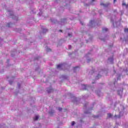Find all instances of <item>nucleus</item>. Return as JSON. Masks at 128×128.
Masks as SVG:
<instances>
[{
  "mask_svg": "<svg viewBox=\"0 0 128 128\" xmlns=\"http://www.w3.org/2000/svg\"><path fill=\"white\" fill-rule=\"evenodd\" d=\"M4 40V39L2 38H0V42H2Z\"/></svg>",
  "mask_w": 128,
  "mask_h": 128,
  "instance_id": "obj_46",
  "label": "nucleus"
},
{
  "mask_svg": "<svg viewBox=\"0 0 128 128\" xmlns=\"http://www.w3.org/2000/svg\"><path fill=\"white\" fill-rule=\"evenodd\" d=\"M122 6H125L126 8H128V4H126L124 2H122Z\"/></svg>",
  "mask_w": 128,
  "mask_h": 128,
  "instance_id": "obj_30",
  "label": "nucleus"
},
{
  "mask_svg": "<svg viewBox=\"0 0 128 128\" xmlns=\"http://www.w3.org/2000/svg\"><path fill=\"white\" fill-rule=\"evenodd\" d=\"M114 12L115 14H118V12H116V10H114Z\"/></svg>",
  "mask_w": 128,
  "mask_h": 128,
  "instance_id": "obj_41",
  "label": "nucleus"
},
{
  "mask_svg": "<svg viewBox=\"0 0 128 128\" xmlns=\"http://www.w3.org/2000/svg\"><path fill=\"white\" fill-rule=\"evenodd\" d=\"M124 32H128V28H126L124 29Z\"/></svg>",
  "mask_w": 128,
  "mask_h": 128,
  "instance_id": "obj_36",
  "label": "nucleus"
},
{
  "mask_svg": "<svg viewBox=\"0 0 128 128\" xmlns=\"http://www.w3.org/2000/svg\"><path fill=\"white\" fill-rule=\"evenodd\" d=\"M69 4H68V2H66L63 3V6H68Z\"/></svg>",
  "mask_w": 128,
  "mask_h": 128,
  "instance_id": "obj_20",
  "label": "nucleus"
},
{
  "mask_svg": "<svg viewBox=\"0 0 128 128\" xmlns=\"http://www.w3.org/2000/svg\"><path fill=\"white\" fill-rule=\"evenodd\" d=\"M68 68V64L64 63L62 64H59L57 66V69L59 70H66Z\"/></svg>",
  "mask_w": 128,
  "mask_h": 128,
  "instance_id": "obj_2",
  "label": "nucleus"
},
{
  "mask_svg": "<svg viewBox=\"0 0 128 128\" xmlns=\"http://www.w3.org/2000/svg\"><path fill=\"white\" fill-rule=\"evenodd\" d=\"M62 24H66V19H62L61 20Z\"/></svg>",
  "mask_w": 128,
  "mask_h": 128,
  "instance_id": "obj_22",
  "label": "nucleus"
},
{
  "mask_svg": "<svg viewBox=\"0 0 128 128\" xmlns=\"http://www.w3.org/2000/svg\"><path fill=\"white\" fill-rule=\"evenodd\" d=\"M122 108V110L119 112V114L118 115L115 114L114 116V120H118V118H120L122 116H124V110L126 108L124 106H120Z\"/></svg>",
  "mask_w": 128,
  "mask_h": 128,
  "instance_id": "obj_1",
  "label": "nucleus"
},
{
  "mask_svg": "<svg viewBox=\"0 0 128 128\" xmlns=\"http://www.w3.org/2000/svg\"><path fill=\"white\" fill-rule=\"evenodd\" d=\"M114 84H116V82H114Z\"/></svg>",
  "mask_w": 128,
  "mask_h": 128,
  "instance_id": "obj_54",
  "label": "nucleus"
},
{
  "mask_svg": "<svg viewBox=\"0 0 128 128\" xmlns=\"http://www.w3.org/2000/svg\"><path fill=\"white\" fill-rule=\"evenodd\" d=\"M80 122L82 123V122H84L82 121V120H80Z\"/></svg>",
  "mask_w": 128,
  "mask_h": 128,
  "instance_id": "obj_48",
  "label": "nucleus"
},
{
  "mask_svg": "<svg viewBox=\"0 0 128 128\" xmlns=\"http://www.w3.org/2000/svg\"><path fill=\"white\" fill-rule=\"evenodd\" d=\"M46 32H48V29L44 28L42 30V33L46 34Z\"/></svg>",
  "mask_w": 128,
  "mask_h": 128,
  "instance_id": "obj_23",
  "label": "nucleus"
},
{
  "mask_svg": "<svg viewBox=\"0 0 128 128\" xmlns=\"http://www.w3.org/2000/svg\"><path fill=\"white\" fill-rule=\"evenodd\" d=\"M7 62H10V59H8Z\"/></svg>",
  "mask_w": 128,
  "mask_h": 128,
  "instance_id": "obj_50",
  "label": "nucleus"
},
{
  "mask_svg": "<svg viewBox=\"0 0 128 128\" xmlns=\"http://www.w3.org/2000/svg\"><path fill=\"white\" fill-rule=\"evenodd\" d=\"M46 90H47L48 94H50L52 92H54V89H52V88H48V89H47Z\"/></svg>",
  "mask_w": 128,
  "mask_h": 128,
  "instance_id": "obj_17",
  "label": "nucleus"
},
{
  "mask_svg": "<svg viewBox=\"0 0 128 128\" xmlns=\"http://www.w3.org/2000/svg\"><path fill=\"white\" fill-rule=\"evenodd\" d=\"M6 14L7 16H10V18H12L13 20H18V16L14 15V12H12V10H8L6 12Z\"/></svg>",
  "mask_w": 128,
  "mask_h": 128,
  "instance_id": "obj_3",
  "label": "nucleus"
},
{
  "mask_svg": "<svg viewBox=\"0 0 128 128\" xmlns=\"http://www.w3.org/2000/svg\"><path fill=\"white\" fill-rule=\"evenodd\" d=\"M17 86H18V88H20V84L18 83Z\"/></svg>",
  "mask_w": 128,
  "mask_h": 128,
  "instance_id": "obj_37",
  "label": "nucleus"
},
{
  "mask_svg": "<svg viewBox=\"0 0 128 128\" xmlns=\"http://www.w3.org/2000/svg\"><path fill=\"white\" fill-rule=\"evenodd\" d=\"M116 2V0H114V2Z\"/></svg>",
  "mask_w": 128,
  "mask_h": 128,
  "instance_id": "obj_53",
  "label": "nucleus"
},
{
  "mask_svg": "<svg viewBox=\"0 0 128 128\" xmlns=\"http://www.w3.org/2000/svg\"><path fill=\"white\" fill-rule=\"evenodd\" d=\"M80 24L82 26H84V23H82V22H80Z\"/></svg>",
  "mask_w": 128,
  "mask_h": 128,
  "instance_id": "obj_47",
  "label": "nucleus"
},
{
  "mask_svg": "<svg viewBox=\"0 0 128 128\" xmlns=\"http://www.w3.org/2000/svg\"><path fill=\"white\" fill-rule=\"evenodd\" d=\"M108 28H102V32H108Z\"/></svg>",
  "mask_w": 128,
  "mask_h": 128,
  "instance_id": "obj_24",
  "label": "nucleus"
},
{
  "mask_svg": "<svg viewBox=\"0 0 128 128\" xmlns=\"http://www.w3.org/2000/svg\"><path fill=\"white\" fill-rule=\"evenodd\" d=\"M104 84V83H100V84Z\"/></svg>",
  "mask_w": 128,
  "mask_h": 128,
  "instance_id": "obj_52",
  "label": "nucleus"
},
{
  "mask_svg": "<svg viewBox=\"0 0 128 128\" xmlns=\"http://www.w3.org/2000/svg\"><path fill=\"white\" fill-rule=\"evenodd\" d=\"M117 94H118L119 96H122V92L121 91V92H120H120L118 91V92H117Z\"/></svg>",
  "mask_w": 128,
  "mask_h": 128,
  "instance_id": "obj_32",
  "label": "nucleus"
},
{
  "mask_svg": "<svg viewBox=\"0 0 128 128\" xmlns=\"http://www.w3.org/2000/svg\"><path fill=\"white\" fill-rule=\"evenodd\" d=\"M91 60H92V59H90V58H86V62L88 63L90 62Z\"/></svg>",
  "mask_w": 128,
  "mask_h": 128,
  "instance_id": "obj_28",
  "label": "nucleus"
},
{
  "mask_svg": "<svg viewBox=\"0 0 128 128\" xmlns=\"http://www.w3.org/2000/svg\"><path fill=\"white\" fill-rule=\"evenodd\" d=\"M12 82H14L13 81H12V80H10L9 81V84H12Z\"/></svg>",
  "mask_w": 128,
  "mask_h": 128,
  "instance_id": "obj_39",
  "label": "nucleus"
},
{
  "mask_svg": "<svg viewBox=\"0 0 128 128\" xmlns=\"http://www.w3.org/2000/svg\"><path fill=\"white\" fill-rule=\"evenodd\" d=\"M125 42V44H126L128 42V39L126 38H124L123 40V42Z\"/></svg>",
  "mask_w": 128,
  "mask_h": 128,
  "instance_id": "obj_27",
  "label": "nucleus"
},
{
  "mask_svg": "<svg viewBox=\"0 0 128 128\" xmlns=\"http://www.w3.org/2000/svg\"><path fill=\"white\" fill-rule=\"evenodd\" d=\"M46 52H52V50L48 48H47L46 49Z\"/></svg>",
  "mask_w": 128,
  "mask_h": 128,
  "instance_id": "obj_34",
  "label": "nucleus"
},
{
  "mask_svg": "<svg viewBox=\"0 0 128 128\" xmlns=\"http://www.w3.org/2000/svg\"><path fill=\"white\" fill-rule=\"evenodd\" d=\"M31 14H36V10H32Z\"/></svg>",
  "mask_w": 128,
  "mask_h": 128,
  "instance_id": "obj_38",
  "label": "nucleus"
},
{
  "mask_svg": "<svg viewBox=\"0 0 128 128\" xmlns=\"http://www.w3.org/2000/svg\"><path fill=\"white\" fill-rule=\"evenodd\" d=\"M112 24H114V22H112Z\"/></svg>",
  "mask_w": 128,
  "mask_h": 128,
  "instance_id": "obj_56",
  "label": "nucleus"
},
{
  "mask_svg": "<svg viewBox=\"0 0 128 128\" xmlns=\"http://www.w3.org/2000/svg\"><path fill=\"white\" fill-rule=\"evenodd\" d=\"M35 72H37L38 74H40V68L38 66H36L35 68Z\"/></svg>",
  "mask_w": 128,
  "mask_h": 128,
  "instance_id": "obj_16",
  "label": "nucleus"
},
{
  "mask_svg": "<svg viewBox=\"0 0 128 128\" xmlns=\"http://www.w3.org/2000/svg\"><path fill=\"white\" fill-rule=\"evenodd\" d=\"M112 45H111V46H110V47H112Z\"/></svg>",
  "mask_w": 128,
  "mask_h": 128,
  "instance_id": "obj_58",
  "label": "nucleus"
},
{
  "mask_svg": "<svg viewBox=\"0 0 128 128\" xmlns=\"http://www.w3.org/2000/svg\"><path fill=\"white\" fill-rule=\"evenodd\" d=\"M68 48H69V50H70V48H72V46L69 45Z\"/></svg>",
  "mask_w": 128,
  "mask_h": 128,
  "instance_id": "obj_44",
  "label": "nucleus"
},
{
  "mask_svg": "<svg viewBox=\"0 0 128 128\" xmlns=\"http://www.w3.org/2000/svg\"><path fill=\"white\" fill-rule=\"evenodd\" d=\"M78 70H80V66H76L74 67V68H73L74 72H78Z\"/></svg>",
  "mask_w": 128,
  "mask_h": 128,
  "instance_id": "obj_12",
  "label": "nucleus"
},
{
  "mask_svg": "<svg viewBox=\"0 0 128 128\" xmlns=\"http://www.w3.org/2000/svg\"><path fill=\"white\" fill-rule=\"evenodd\" d=\"M58 32H63L62 30H58Z\"/></svg>",
  "mask_w": 128,
  "mask_h": 128,
  "instance_id": "obj_45",
  "label": "nucleus"
},
{
  "mask_svg": "<svg viewBox=\"0 0 128 128\" xmlns=\"http://www.w3.org/2000/svg\"><path fill=\"white\" fill-rule=\"evenodd\" d=\"M68 36H70V38H72V34H68Z\"/></svg>",
  "mask_w": 128,
  "mask_h": 128,
  "instance_id": "obj_42",
  "label": "nucleus"
},
{
  "mask_svg": "<svg viewBox=\"0 0 128 128\" xmlns=\"http://www.w3.org/2000/svg\"><path fill=\"white\" fill-rule=\"evenodd\" d=\"M95 24L94 20H91L89 23V26L90 28H94Z\"/></svg>",
  "mask_w": 128,
  "mask_h": 128,
  "instance_id": "obj_7",
  "label": "nucleus"
},
{
  "mask_svg": "<svg viewBox=\"0 0 128 128\" xmlns=\"http://www.w3.org/2000/svg\"><path fill=\"white\" fill-rule=\"evenodd\" d=\"M55 112L56 111L52 109L48 112V114H50V116H52Z\"/></svg>",
  "mask_w": 128,
  "mask_h": 128,
  "instance_id": "obj_13",
  "label": "nucleus"
},
{
  "mask_svg": "<svg viewBox=\"0 0 128 128\" xmlns=\"http://www.w3.org/2000/svg\"><path fill=\"white\" fill-rule=\"evenodd\" d=\"M34 60H40V56H38L36 57H35Z\"/></svg>",
  "mask_w": 128,
  "mask_h": 128,
  "instance_id": "obj_33",
  "label": "nucleus"
},
{
  "mask_svg": "<svg viewBox=\"0 0 128 128\" xmlns=\"http://www.w3.org/2000/svg\"><path fill=\"white\" fill-rule=\"evenodd\" d=\"M92 2H94V0H92Z\"/></svg>",
  "mask_w": 128,
  "mask_h": 128,
  "instance_id": "obj_55",
  "label": "nucleus"
},
{
  "mask_svg": "<svg viewBox=\"0 0 128 128\" xmlns=\"http://www.w3.org/2000/svg\"><path fill=\"white\" fill-rule=\"evenodd\" d=\"M86 6H88V4H86Z\"/></svg>",
  "mask_w": 128,
  "mask_h": 128,
  "instance_id": "obj_60",
  "label": "nucleus"
},
{
  "mask_svg": "<svg viewBox=\"0 0 128 128\" xmlns=\"http://www.w3.org/2000/svg\"><path fill=\"white\" fill-rule=\"evenodd\" d=\"M108 62H109V64H114V57L108 58Z\"/></svg>",
  "mask_w": 128,
  "mask_h": 128,
  "instance_id": "obj_8",
  "label": "nucleus"
},
{
  "mask_svg": "<svg viewBox=\"0 0 128 128\" xmlns=\"http://www.w3.org/2000/svg\"><path fill=\"white\" fill-rule=\"evenodd\" d=\"M96 92L98 96H102V93L100 90H96Z\"/></svg>",
  "mask_w": 128,
  "mask_h": 128,
  "instance_id": "obj_11",
  "label": "nucleus"
},
{
  "mask_svg": "<svg viewBox=\"0 0 128 128\" xmlns=\"http://www.w3.org/2000/svg\"><path fill=\"white\" fill-rule=\"evenodd\" d=\"M76 124V122L74 121H72V122H71V126H74V124Z\"/></svg>",
  "mask_w": 128,
  "mask_h": 128,
  "instance_id": "obj_31",
  "label": "nucleus"
},
{
  "mask_svg": "<svg viewBox=\"0 0 128 128\" xmlns=\"http://www.w3.org/2000/svg\"><path fill=\"white\" fill-rule=\"evenodd\" d=\"M114 74H116V70H114Z\"/></svg>",
  "mask_w": 128,
  "mask_h": 128,
  "instance_id": "obj_51",
  "label": "nucleus"
},
{
  "mask_svg": "<svg viewBox=\"0 0 128 128\" xmlns=\"http://www.w3.org/2000/svg\"><path fill=\"white\" fill-rule=\"evenodd\" d=\"M93 118H98V116H93Z\"/></svg>",
  "mask_w": 128,
  "mask_h": 128,
  "instance_id": "obj_40",
  "label": "nucleus"
},
{
  "mask_svg": "<svg viewBox=\"0 0 128 128\" xmlns=\"http://www.w3.org/2000/svg\"><path fill=\"white\" fill-rule=\"evenodd\" d=\"M100 6H104V8H108V6H110V4L108 2L106 4H104V3H101Z\"/></svg>",
  "mask_w": 128,
  "mask_h": 128,
  "instance_id": "obj_10",
  "label": "nucleus"
},
{
  "mask_svg": "<svg viewBox=\"0 0 128 128\" xmlns=\"http://www.w3.org/2000/svg\"><path fill=\"white\" fill-rule=\"evenodd\" d=\"M102 40H104H104L103 39Z\"/></svg>",
  "mask_w": 128,
  "mask_h": 128,
  "instance_id": "obj_57",
  "label": "nucleus"
},
{
  "mask_svg": "<svg viewBox=\"0 0 128 128\" xmlns=\"http://www.w3.org/2000/svg\"><path fill=\"white\" fill-rule=\"evenodd\" d=\"M12 23L10 22L9 23H8L6 24V26L7 28H12Z\"/></svg>",
  "mask_w": 128,
  "mask_h": 128,
  "instance_id": "obj_14",
  "label": "nucleus"
},
{
  "mask_svg": "<svg viewBox=\"0 0 128 128\" xmlns=\"http://www.w3.org/2000/svg\"><path fill=\"white\" fill-rule=\"evenodd\" d=\"M86 41H87V42H88V40H86Z\"/></svg>",
  "mask_w": 128,
  "mask_h": 128,
  "instance_id": "obj_59",
  "label": "nucleus"
},
{
  "mask_svg": "<svg viewBox=\"0 0 128 128\" xmlns=\"http://www.w3.org/2000/svg\"><path fill=\"white\" fill-rule=\"evenodd\" d=\"M50 20L51 22L53 24H58V20H56V19L54 18H50Z\"/></svg>",
  "mask_w": 128,
  "mask_h": 128,
  "instance_id": "obj_6",
  "label": "nucleus"
},
{
  "mask_svg": "<svg viewBox=\"0 0 128 128\" xmlns=\"http://www.w3.org/2000/svg\"><path fill=\"white\" fill-rule=\"evenodd\" d=\"M122 76V74L120 73L117 74L116 80H120V77Z\"/></svg>",
  "mask_w": 128,
  "mask_h": 128,
  "instance_id": "obj_15",
  "label": "nucleus"
},
{
  "mask_svg": "<svg viewBox=\"0 0 128 128\" xmlns=\"http://www.w3.org/2000/svg\"><path fill=\"white\" fill-rule=\"evenodd\" d=\"M56 110H59V112H62V108L60 107H57L56 108Z\"/></svg>",
  "mask_w": 128,
  "mask_h": 128,
  "instance_id": "obj_25",
  "label": "nucleus"
},
{
  "mask_svg": "<svg viewBox=\"0 0 128 128\" xmlns=\"http://www.w3.org/2000/svg\"><path fill=\"white\" fill-rule=\"evenodd\" d=\"M108 118H112V120H114V115H112V114H110V113H108Z\"/></svg>",
  "mask_w": 128,
  "mask_h": 128,
  "instance_id": "obj_18",
  "label": "nucleus"
},
{
  "mask_svg": "<svg viewBox=\"0 0 128 128\" xmlns=\"http://www.w3.org/2000/svg\"><path fill=\"white\" fill-rule=\"evenodd\" d=\"M40 117L38 116H36L34 118V120H38Z\"/></svg>",
  "mask_w": 128,
  "mask_h": 128,
  "instance_id": "obj_26",
  "label": "nucleus"
},
{
  "mask_svg": "<svg viewBox=\"0 0 128 128\" xmlns=\"http://www.w3.org/2000/svg\"><path fill=\"white\" fill-rule=\"evenodd\" d=\"M92 36L89 34L88 35V42H92Z\"/></svg>",
  "mask_w": 128,
  "mask_h": 128,
  "instance_id": "obj_19",
  "label": "nucleus"
},
{
  "mask_svg": "<svg viewBox=\"0 0 128 128\" xmlns=\"http://www.w3.org/2000/svg\"><path fill=\"white\" fill-rule=\"evenodd\" d=\"M92 110V107L90 108L88 110L84 111V113L86 114H90L92 112L90 110Z\"/></svg>",
  "mask_w": 128,
  "mask_h": 128,
  "instance_id": "obj_9",
  "label": "nucleus"
},
{
  "mask_svg": "<svg viewBox=\"0 0 128 128\" xmlns=\"http://www.w3.org/2000/svg\"><path fill=\"white\" fill-rule=\"evenodd\" d=\"M38 16H42V12H40L38 13Z\"/></svg>",
  "mask_w": 128,
  "mask_h": 128,
  "instance_id": "obj_43",
  "label": "nucleus"
},
{
  "mask_svg": "<svg viewBox=\"0 0 128 128\" xmlns=\"http://www.w3.org/2000/svg\"><path fill=\"white\" fill-rule=\"evenodd\" d=\"M102 78V75L98 74L97 76H96V80H98V78Z\"/></svg>",
  "mask_w": 128,
  "mask_h": 128,
  "instance_id": "obj_21",
  "label": "nucleus"
},
{
  "mask_svg": "<svg viewBox=\"0 0 128 128\" xmlns=\"http://www.w3.org/2000/svg\"><path fill=\"white\" fill-rule=\"evenodd\" d=\"M81 86L83 90H90L91 88L90 86L88 84H81Z\"/></svg>",
  "mask_w": 128,
  "mask_h": 128,
  "instance_id": "obj_5",
  "label": "nucleus"
},
{
  "mask_svg": "<svg viewBox=\"0 0 128 128\" xmlns=\"http://www.w3.org/2000/svg\"><path fill=\"white\" fill-rule=\"evenodd\" d=\"M64 12V10H60V12Z\"/></svg>",
  "mask_w": 128,
  "mask_h": 128,
  "instance_id": "obj_49",
  "label": "nucleus"
},
{
  "mask_svg": "<svg viewBox=\"0 0 128 128\" xmlns=\"http://www.w3.org/2000/svg\"><path fill=\"white\" fill-rule=\"evenodd\" d=\"M70 96H71V98L72 100V102H74V104H78L80 102V98H76L75 96H74L72 94H70Z\"/></svg>",
  "mask_w": 128,
  "mask_h": 128,
  "instance_id": "obj_4",
  "label": "nucleus"
},
{
  "mask_svg": "<svg viewBox=\"0 0 128 128\" xmlns=\"http://www.w3.org/2000/svg\"><path fill=\"white\" fill-rule=\"evenodd\" d=\"M94 74V70H90L89 72V74H90V76H92V74Z\"/></svg>",
  "mask_w": 128,
  "mask_h": 128,
  "instance_id": "obj_29",
  "label": "nucleus"
},
{
  "mask_svg": "<svg viewBox=\"0 0 128 128\" xmlns=\"http://www.w3.org/2000/svg\"><path fill=\"white\" fill-rule=\"evenodd\" d=\"M92 84H94V82H92Z\"/></svg>",
  "mask_w": 128,
  "mask_h": 128,
  "instance_id": "obj_61",
  "label": "nucleus"
},
{
  "mask_svg": "<svg viewBox=\"0 0 128 128\" xmlns=\"http://www.w3.org/2000/svg\"><path fill=\"white\" fill-rule=\"evenodd\" d=\"M88 104V102L85 103V104H84V108H86V106H87Z\"/></svg>",
  "mask_w": 128,
  "mask_h": 128,
  "instance_id": "obj_35",
  "label": "nucleus"
}]
</instances>
